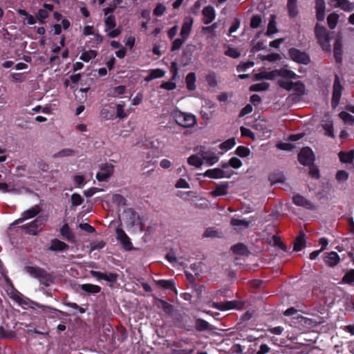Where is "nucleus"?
Segmentation results:
<instances>
[{
    "label": "nucleus",
    "mask_w": 354,
    "mask_h": 354,
    "mask_svg": "<svg viewBox=\"0 0 354 354\" xmlns=\"http://www.w3.org/2000/svg\"><path fill=\"white\" fill-rule=\"evenodd\" d=\"M334 56L337 62H340L342 59V36L337 35L333 46Z\"/></svg>",
    "instance_id": "obj_14"
},
{
    "label": "nucleus",
    "mask_w": 354,
    "mask_h": 354,
    "mask_svg": "<svg viewBox=\"0 0 354 354\" xmlns=\"http://www.w3.org/2000/svg\"><path fill=\"white\" fill-rule=\"evenodd\" d=\"M90 274L97 279H103L111 283L116 282L118 277L117 273H103L95 270H91Z\"/></svg>",
    "instance_id": "obj_9"
},
{
    "label": "nucleus",
    "mask_w": 354,
    "mask_h": 354,
    "mask_svg": "<svg viewBox=\"0 0 354 354\" xmlns=\"http://www.w3.org/2000/svg\"><path fill=\"white\" fill-rule=\"evenodd\" d=\"M72 205L77 206L82 204L83 200L81 196L78 194H73L71 196Z\"/></svg>",
    "instance_id": "obj_60"
},
{
    "label": "nucleus",
    "mask_w": 354,
    "mask_h": 354,
    "mask_svg": "<svg viewBox=\"0 0 354 354\" xmlns=\"http://www.w3.org/2000/svg\"><path fill=\"white\" fill-rule=\"evenodd\" d=\"M156 306L158 308H161L165 313L168 315H170L174 310L172 305L160 299H158L156 301Z\"/></svg>",
    "instance_id": "obj_25"
},
{
    "label": "nucleus",
    "mask_w": 354,
    "mask_h": 354,
    "mask_svg": "<svg viewBox=\"0 0 354 354\" xmlns=\"http://www.w3.org/2000/svg\"><path fill=\"white\" fill-rule=\"evenodd\" d=\"M25 270L35 278L39 279L40 283L48 286L51 281L50 275L46 270L37 266H26Z\"/></svg>",
    "instance_id": "obj_2"
},
{
    "label": "nucleus",
    "mask_w": 354,
    "mask_h": 354,
    "mask_svg": "<svg viewBox=\"0 0 354 354\" xmlns=\"http://www.w3.org/2000/svg\"><path fill=\"white\" fill-rule=\"evenodd\" d=\"M270 84L268 82H261L252 85L250 87L251 91H263L269 88Z\"/></svg>",
    "instance_id": "obj_41"
},
{
    "label": "nucleus",
    "mask_w": 354,
    "mask_h": 354,
    "mask_svg": "<svg viewBox=\"0 0 354 354\" xmlns=\"http://www.w3.org/2000/svg\"><path fill=\"white\" fill-rule=\"evenodd\" d=\"M342 89L343 88L340 83L339 77L337 76H335V79L333 84V91L331 102L333 108L337 107V105L339 104L342 96Z\"/></svg>",
    "instance_id": "obj_5"
},
{
    "label": "nucleus",
    "mask_w": 354,
    "mask_h": 354,
    "mask_svg": "<svg viewBox=\"0 0 354 354\" xmlns=\"http://www.w3.org/2000/svg\"><path fill=\"white\" fill-rule=\"evenodd\" d=\"M287 8L289 15L291 17H294L297 15V0H288Z\"/></svg>",
    "instance_id": "obj_30"
},
{
    "label": "nucleus",
    "mask_w": 354,
    "mask_h": 354,
    "mask_svg": "<svg viewBox=\"0 0 354 354\" xmlns=\"http://www.w3.org/2000/svg\"><path fill=\"white\" fill-rule=\"evenodd\" d=\"M196 81V76L194 73H189L186 77L187 87L189 91L195 89L196 86L194 84Z\"/></svg>",
    "instance_id": "obj_36"
},
{
    "label": "nucleus",
    "mask_w": 354,
    "mask_h": 354,
    "mask_svg": "<svg viewBox=\"0 0 354 354\" xmlns=\"http://www.w3.org/2000/svg\"><path fill=\"white\" fill-rule=\"evenodd\" d=\"M113 166L111 165H106L101 168L96 175V178L99 181H106L113 174Z\"/></svg>",
    "instance_id": "obj_13"
},
{
    "label": "nucleus",
    "mask_w": 354,
    "mask_h": 354,
    "mask_svg": "<svg viewBox=\"0 0 354 354\" xmlns=\"http://www.w3.org/2000/svg\"><path fill=\"white\" fill-rule=\"evenodd\" d=\"M273 241L275 245L278 246L283 251H287V247L286 245L281 241L280 237L277 236H273L272 237Z\"/></svg>",
    "instance_id": "obj_58"
},
{
    "label": "nucleus",
    "mask_w": 354,
    "mask_h": 354,
    "mask_svg": "<svg viewBox=\"0 0 354 354\" xmlns=\"http://www.w3.org/2000/svg\"><path fill=\"white\" fill-rule=\"evenodd\" d=\"M340 118L348 124H354V116L350 115L347 111H342L339 113Z\"/></svg>",
    "instance_id": "obj_45"
},
{
    "label": "nucleus",
    "mask_w": 354,
    "mask_h": 354,
    "mask_svg": "<svg viewBox=\"0 0 354 354\" xmlns=\"http://www.w3.org/2000/svg\"><path fill=\"white\" fill-rule=\"evenodd\" d=\"M187 162L189 165L198 168L201 167L203 165L202 158H200L196 155L191 156L188 158Z\"/></svg>",
    "instance_id": "obj_40"
},
{
    "label": "nucleus",
    "mask_w": 354,
    "mask_h": 354,
    "mask_svg": "<svg viewBox=\"0 0 354 354\" xmlns=\"http://www.w3.org/2000/svg\"><path fill=\"white\" fill-rule=\"evenodd\" d=\"M306 245V234L304 231L301 230L299 235L296 237L294 243V250L300 251Z\"/></svg>",
    "instance_id": "obj_18"
},
{
    "label": "nucleus",
    "mask_w": 354,
    "mask_h": 354,
    "mask_svg": "<svg viewBox=\"0 0 354 354\" xmlns=\"http://www.w3.org/2000/svg\"><path fill=\"white\" fill-rule=\"evenodd\" d=\"M339 157L341 162L344 163H349L353 161L354 159V151H350L347 153L340 152L339 153Z\"/></svg>",
    "instance_id": "obj_34"
},
{
    "label": "nucleus",
    "mask_w": 354,
    "mask_h": 354,
    "mask_svg": "<svg viewBox=\"0 0 354 354\" xmlns=\"http://www.w3.org/2000/svg\"><path fill=\"white\" fill-rule=\"evenodd\" d=\"M278 84L280 87L287 91H291L294 88V83L288 79H280L278 80Z\"/></svg>",
    "instance_id": "obj_38"
},
{
    "label": "nucleus",
    "mask_w": 354,
    "mask_h": 354,
    "mask_svg": "<svg viewBox=\"0 0 354 354\" xmlns=\"http://www.w3.org/2000/svg\"><path fill=\"white\" fill-rule=\"evenodd\" d=\"M116 234L117 239L122 245L123 248L126 250H131L132 249V243L124 231L120 228H117Z\"/></svg>",
    "instance_id": "obj_10"
},
{
    "label": "nucleus",
    "mask_w": 354,
    "mask_h": 354,
    "mask_svg": "<svg viewBox=\"0 0 354 354\" xmlns=\"http://www.w3.org/2000/svg\"><path fill=\"white\" fill-rule=\"evenodd\" d=\"M325 2L324 0H315L316 17L318 21H322L325 18Z\"/></svg>",
    "instance_id": "obj_19"
},
{
    "label": "nucleus",
    "mask_w": 354,
    "mask_h": 354,
    "mask_svg": "<svg viewBox=\"0 0 354 354\" xmlns=\"http://www.w3.org/2000/svg\"><path fill=\"white\" fill-rule=\"evenodd\" d=\"M236 145L235 139L230 138L220 145V148L225 150H229Z\"/></svg>",
    "instance_id": "obj_51"
},
{
    "label": "nucleus",
    "mask_w": 354,
    "mask_h": 354,
    "mask_svg": "<svg viewBox=\"0 0 354 354\" xmlns=\"http://www.w3.org/2000/svg\"><path fill=\"white\" fill-rule=\"evenodd\" d=\"M293 203L298 206H301L306 208H308L309 203L308 201L304 196L299 194H295L292 196Z\"/></svg>",
    "instance_id": "obj_26"
},
{
    "label": "nucleus",
    "mask_w": 354,
    "mask_h": 354,
    "mask_svg": "<svg viewBox=\"0 0 354 354\" xmlns=\"http://www.w3.org/2000/svg\"><path fill=\"white\" fill-rule=\"evenodd\" d=\"M339 20V15L336 13H331L327 17L328 25L330 28L334 29Z\"/></svg>",
    "instance_id": "obj_37"
},
{
    "label": "nucleus",
    "mask_w": 354,
    "mask_h": 354,
    "mask_svg": "<svg viewBox=\"0 0 354 354\" xmlns=\"http://www.w3.org/2000/svg\"><path fill=\"white\" fill-rule=\"evenodd\" d=\"M227 188H228L227 183L218 185L216 186V189L212 192V194L214 196L226 195L227 194Z\"/></svg>",
    "instance_id": "obj_27"
},
{
    "label": "nucleus",
    "mask_w": 354,
    "mask_h": 354,
    "mask_svg": "<svg viewBox=\"0 0 354 354\" xmlns=\"http://www.w3.org/2000/svg\"><path fill=\"white\" fill-rule=\"evenodd\" d=\"M106 26L109 29H113L116 26L115 18L113 15H109L104 20Z\"/></svg>",
    "instance_id": "obj_49"
},
{
    "label": "nucleus",
    "mask_w": 354,
    "mask_h": 354,
    "mask_svg": "<svg viewBox=\"0 0 354 354\" xmlns=\"http://www.w3.org/2000/svg\"><path fill=\"white\" fill-rule=\"evenodd\" d=\"M230 223L232 225L237 227L239 229H245L249 227L250 221L233 218L231 219Z\"/></svg>",
    "instance_id": "obj_33"
},
{
    "label": "nucleus",
    "mask_w": 354,
    "mask_h": 354,
    "mask_svg": "<svg viewBox=\"0 0 354 354\" xmlns=\"http://www.w3.org/2000/svg\"><path fill=\"white\" fill-rule=\"evenodd\" d=\"M113 203L116 204L118 206H125L127 205V201L124 196L120 194H115L112 197Z\"/></svg>",
    "instance_id": "obj_46"
},
{
    "label": "nucleus",
    "mask_w": 354,
    "mask_h": 354,
    "mask_svg": "<svg viewBox=\"0 0 354 354\" xmlns=\"http://www.w3.org/2000/svg\"><path fill=\"white\" fill-rule=\"evenodd\" d=\"M342 282L343 283H354V270H351L347 272L343 277Z\"/></svg>",
    "instance_id": "obj_47"
},
{
    "label": "nucleus",
    "mask_w": 354,
    "mask_h": 354,
    "mask_svg": "<svg viewBox=\"0 0 354 354\" xmlns=\"http://www.w3.org/2000/svg\"><path fill=\"white\" fill-rule=\"evenodd\" d=\"M289 55L294 62L299 64H307L310 60L307 53L296 48L290 49Z\"/></svg>",
    "instance_id": "obj_6"
},
{
    "label": "nucleus",
    "mask_w": 354,
    "mask_h": 354,
    "mask_svg": "<svg viewBox=\"0 0 354 354\" xmlns=\"http://www.w3.org/2000/svg\"><path fill=\"white\" fill-rule=\"evenodd\" d=\"M149 73L151 75L152 78H160L165 75V73L163 70L157 68L150 71Z\"/></svg>",
    "instance_id": "obj_57"
},
{
    "label": "nucleus",
    "mask_w": 354,
    "mask_h": 354,
    "mask_svg": "<svg viewBox=\"0 0 354 354\" xmlns=\"http://www.w3.org/2000/svg\"><path fill=\"white\" fill-rule=\"evenodd\" d=\"M80 287L82 290L91 294L98 293L101 290V288L99 286L90 283L82 284Z\"/></svg>",
    "instance_id": "obj_28"
},
{
    "label": "nucleus",
    "mask_w": 354,
    "mask_h": 354,
    "mask_svg": "<svg viewBox=\"0 0 354 354\" xmlns=\"http://www.w3.org/2000/svg\"><path fill=\"white\" fill-rule=\"evenodd\" d=\"M16 334L14 330H6L4 327L0 326V339L15 338Z\"/></svg>",
    "instance_id": "obj_32"
},
{
    "label": "nucleus",
    "mask_w": 354,
    "mask_h": 354,
    "mask_svg": "<svg viewBox=\"0 0 354 354\" xmlns=\"http://www.w3.org/2000/svg\"><path fill=\"white\" fill-rule=\"evenodd\" d=\"M315 34L323 50L329 51L330 45L329 43L328 36L326 29L323 26L317 25L315 27Z\"/></svg>",
    "instance_id": "obj_4"
},
{
    "label": "nucleus",
    "mask_w": 354,
    "mask_h": 354,
    "mask_svg": "<svg viewBox=\"0 0 354 354\" xmlns=\"http://www.w3.org/2000/svg\"><path fill=\"white\" fill-rule=\"evenodd\" d=\"M298 161L304 166L310 165V148L304 147L298 154Z\"/></svg>",
    "instance_id": "obj_16"
},
{
    "label": "nucleus",
    "mask_w": 354,
    "mask_h": 354,
    "mask_svg": "<svg viewBox=\"0 0 354 354\" xmlns=\"http://www.w3.org/2000/svg\"><path fill=\"white\" fill-rule=\"evenodd\" d=\"M277 148L283 151H291L294 149V145L288 142H281L277 145Z\"/></svg>",
    "instance_id": "obj_61"
},
{
    "label": "nucleus",
    "mask_w": 354,
    "mask_h": 354,
    "mask_svg": "<svg viewBox=\"0 0 354 354\" xmlns=\"http://www.w3.org/2000/svg\"><path fill=\"white\" fill-rule=\"evenodd\" d=\"M231 250L234 252V253L239 255L248 256L250 254L248 248L243 243H238L232 246Z\"/></svg>",
    "instance_id": "obj_22"
},
{
    "label": "nucleus",
    "mask_w": 354,
    "mask_h": 354,
    "mask_svg": "<svg viewBox=\"0 0 354 354\" xmlns=\"http://www.w3.org/2000/svg\"><path fill=\"white\" fill-rule=\"evenodd\" d=\"M330 4L334 8H339L344 11H351L354 9V3L348 0H330Z\"/></svg>",
    "instance_id": "obj_12"
},
{
    "label": "nucleus",
    "mask_w": 354,
    "mask_h": 354,
    "mask_svg": "<svg viewBox=\"0 0 354 354\" xmlns=\"http://www.w3.org/2000/svg\"><path fill=\"white\" fill-rule=\"evenodd\" d=\"M125 91H126V87L124 86H122V85L118 86L115 87L109 95L115 97H118L119 95L124 94Z\"/></svg>",
    "instance_id": "obj_52"
},
{
    "label": "nucleus",
    "mask_w": 354,
    "mask_h": 354,
    "mask_svg": "<svg viewBox=\"0 0 354 354\" xmlns=\"http://www.w3.org/2000/svg\"><path fill=\"white\" fill-rule=\"evenodd\" d=\"M236 154L240 157H247L250 154V149L243 146H239L236 148Z\"/></svg>",
    "instance_id": "obj_50"
},
{
    "label": "nucleus",
    "mask_w": 354,
    "mask_h": 354,
    "mask_svg": "<svg viewBox=\"0 0 354 354\" xmlns=\"http://www.w3.org/2000/svg\"><path fill=\"white\" fill-rule=\"evenodd\" d=\"M46 221V216H39L29 224L22 226V228L25 230L27 234L36 236L41 231Z\"/></svg>",
    "instance_id": "obj_3"
},
{
    "label": "nucleus",
    "mask_w": 354,
    "mask_h": 354,
    "mask_svg": "<svg viewBox=\"0 0 354 354\" xmlns=\"http://www.w3.org/2000/svg\"><path fill=\"white\" fill-rule=\"evenodd\" d=\"M200 155L203 160H204L209 165H213L218 161V157L212 151H200Z\"/></svg>",
    "instance_id": "obj_15"
},
{
    "label": "nucleus",
    "mask_w": 354,
    "mask_h": 354,
    "mask_svg": "<svg viewBox=\"0 0 354 354\" xmlns=\"http://www.w3.org/2000/svg\"><path fill=\"white\" fill-rule=\"evenodd\" d=\"M156 283L161 288L165 289H173L174 283L171 280H159Z\"/></svg>",
    "instance_id": "obj_48"
},
{
    "label": "nucleus",
    "mask_w": 354,
    "mask_h": 354,
    "mask_svg": "<svg viewBox=\"0 0 354 354\" xmlns=\"http://www.w3.org/2000/svg\"><path fill=\"white\" fill-rule=\"evenodd\" d=\"M173 118L175 122L184 128H190L196 124V118L195 115L176 111L173 113Z\"/></svg>",
    "instance_id": "obj_1"
},
{
    "label": "nucleus",
    "mask_w": 354,
    "mask_h": 354,
    "mask_svg": "<svg viewBox=\"0 0 354 354\" xmlns=\"http://www.w3.org/2000/svg\"><path fill=\"white\" fill-rule=\"evenodd\" d=\"M261 23V17L257 15L252 16L250 21V27L252 28H257Z\"/></svg>",
    "instance_id": "obj_56"
},
{
    "label": "nucleus",
    "mask_w": 354,
    "mask_h": 354,
    "mask_svg": "<svg viewBox=\"0 0 354 354\" xmlns=\"http://www.w3.org/2000/svg\"><path fill=\"white\" fill-rule=\"evenodd\" d=\"M185 40L186 39H184L183 37L176 39L173 41L171 50L174 51L178 50L182 46Z\"/></svg>",
    "instance_id": "obj_55"
},
{
    "label": "nucleus",
    "mask_w": 354,
    "mask_h": 354,
    "mask_svg": "<svg viewBox=\"0 0 354 354\" xmlns=\"http://www.w3.org/2000/svg\"><path fill=\"white\" fill-rule=\"evenodd\" d=\"M205 176H207L212 178H230L232 174L230 173H228L227 171H225L224 170L219 169V168H215L212 169H208L207 170L205 174Z\"/></svg>",
    "instance_id": "obj_11"
},
{
    "label": "nucleus",
    "mask_w": 354,
    "mask_h": 354,
    "mask_svg": "<svg viewBox=\"0 0 354 354\" xmlns=\"http://www.w3.org/2000/svg\"><path fill=\"white\" fill-rule=\"evenodd\" d=\"M75 154V151L71 149H64L53 155L54 158H64L72 156Z\"/></svg>",
    "instance_id": "obj_39"
},
{
    "label": "nucleus",
    "mask_w": 354,
    "mask_h": 354,
    "mask_svg": "<svg viewBox=\"0 0 354 354\" xmlns=\"http://www.w3.org/2000/svg\"><path fill=\"white\" fill-rule=\"evenodd\" d=\"M68 248V245L58 239H54L51 242L49 249L52 251H62Z\"/></svg>",
    "instance_id": "obj_23"
},
{
    "label": "nucleus",
    "mask_w": 354,
    "mask_h": 354,
    "mask_svg": "<svg viewBox=\"0 0 354 354\" xmlns=\"http://www.w3.org/2000/svg\"><path fill=\"white\" fill-rule=\"evenodd\" d=\"M41 208L39 205H35L34 207L30 208L29 209L24 211L21 214V217L17 219L13 223V225L19 224L21 223L25 220L32 218L38 215L41 212Z\"/></svg>",
    "instance_id": "obj_7"
},
{
    "label": "nucleus",
    "mask_w": 354,
    "mask_h": 354,
    "mask_svg": "<svg viewBox=\"0 0 354 354\" xmlns=\"http://www.w3.org/2000/svg\"><path fill=\"white\" fill-rule=\"evenodd\" d=\"M97 56V52L94 50H89L88 51L84 52L80 59L83 60L84 62H88L93 58H95Z\"/></svg>",
    "instance_id": "obj_44"
},
{
    "label": "nucleus",
    "mask_w": 354,
    "mask_h": 354,
    "mask_svg": "<svg viewBox=\"0 0 354 354\" xmlns=\"http://www.w3.org/2000/svg\"><path fill=\"white\" fill-rule=\"evenodd\" d=\"M258 56L261 60H262V61L267 60L270 62H276L281 59L279 54L275 53H272L267 55L260 54Z\"/></svg>",
    "instance_id": "obj_35"
},
{
    "label": "nucleus",
    "mask_w": 354,
    "mask_h": 354,
    "mask_svg": "<svg viewBox=\"0 0 354 354\" xmlns=\"http://www.w3.org/2000/svg\"><path fill=\"white\" fill-rule=\"evenodd\" d=\"M203 23L205 24H210L215 18V11L212 6H206L203 10Z\"/></svg>",
    "instance_id": "obj_17"
},
{
    "label": "nucleus",
    "mask_w": 354,
    "mask_h": 354,
    "mask_svg": "<svg viewBox=\"0 0 354 354\" xmlns=\"http://www.w3.org/2000/svg\"><path fill=\"white\" fill-rule=\"evenodd\" d=\"M226 310H231V309H241L244 305V302L241 301H224Z\"/></svg>",
    "instance_id": "obj_31"
},
{
    "label": "nucleus",
    "mask_w": 354,
    "mask_h": 354,
    "mask_svg": "<svg viewBox=\"0 0 354 354\" xmlns=\"http://www.w3.org/2000/svg\"><path fill=\"white\" fill-rule=\"evenodd\" d=\"M277 75L282 77V79L292 80L296 79L297 75L292 71L287 69L286 68H282L279 70H276Z\"/></svg>",
    "instance_id": "obj_21"
},
{
    "label": "nucleus",
    "mask_w": 354,
    "mask_h": 354,
    "mask_svg": "<svg viewBox=\"0 0 354 354\" xmlns=\"http://www.w3.org/2000/svg\"><path fill=\"white\" fill-rule=\"evenodd\" d=\"M61 234L63 236H64L67 240L72 241L74 239V236L72 234L68 224H65L61 228Z\"/></svg>",
    "instance_id": "obj_43"
},
{
    "label": "nucleus",
    "mask_w": 354,
    "mask_h": 354,
    "mask_svg": "<svg viewBox=\"0 0 354 354\" xmlns=\"http://www.w3.org/2000/svg\"><path fill=\"white\" fill-rule=\"evenodd\" d=\"M195 328L198 331L212 330V326L209 323L203 319H198L196 321Z\"/></svg>",
    "instance_id": "obj_29"
},
{
    "label": "nucleus",
    "mask_w": 354,
    "mask_h": 354,
    "mask_svg": "<svg viewBox=\"0 0 354 354\" xmlns=\"http://www.w3.org/2000/svg\"><path fill=\"white\" fill-rule=\"evenodd\" d=\"M271 17H272V19L270 21V22L268 24V29L266 32V35H270L277 32V31H278L277 26H276L274 16L272 15Z\"/></svg>",
    "instance_id": "obj_42"
},
{
    "label": "nucleus",
    "mask_w": 354,
    "mask_h": 354,
    "mask_svg": "<svg viewBox=\"0 0 354 354\" xmlns=\"http://www.w3.org/2000/svg\"><path fill=\"white\" fill-rule=\"evenodd\" d=\"M241 132L243 136H247L252 138V140H254V134L250 129H247L244 127H241Z\"/></svg>",
    "instance_id": "obj_63"
},
{
    "label": "nucleus",
    "mask_w": 354,
    "mask_h": 354,
    "mask_svg": "<svg viewBox=\"0 0 354 354\" xmlns=\"http://www.w3.org/2000/svg\"><path fill=\"white\" fill-rule=\"evenodd\" d=\"M165 10L166 8L162 4L158 3L153 10V14L156 16H160L164 13Z\"/></svg>",
    "instance_id": "obj_64"
},
{
    "label": "nucleus",
    "mask_w": 354,
    "mask_h": 354,
    "mask_svg": "<svg viewBox=\"0 0 354 354\" xmlns=\"http://www.w3.org/2000/svg\"><path fill=\"white\" fill-rule=\"evenodd\" d=\"M124 104H118L117 105V117L120 119H123L127 116V115L124 111Z\"/></svg>",
    "instance_id": "obj_62"
},
{
    "label": "nucleus",
    "mask_w": 354,
    "mask_h": 354,
    "mask_svg": "<svg viewBox=\"0 0 354 354\" xmlns=\"http://www.w3.org/2000/svg\"><path fill=\"white\" fill-rule=\"evenodd\" d=\"M192 24L193 19L192 18H188L185 20L180 30L181 37H183L184 39L187 38L191 31Z\"/></svg>",
    "instance_id": "obj_20"
},
{
    "label": "nucleus",
    "mask_w": 354,
    "mask_h": 354,
    "mask_svg": "<svg viewBox=\"0 0 354 354\" xmlns=\"http://www.w3.org/2000/svg\"><path fill=\"white\" fill-rule=\"evenodd\" d=\"M322 127L325 130L326 136L331 138L335 137L333 121L330 118H328L326 120H324L322 122Z\"/></svg>",
    "instance_id": "obj_24"
},
{
    "label": "nucleus",
    "mask_w": 354,
    "mask_h": 354,
    "mask_svg": "<svg viewBox=\"0 0 354 354\" xmlns=\"http://www.w3.org/2000/svg\"><path fill=\"white\" fill-rule=\"evenodd\" d=\"M12 298L20 305L28 304V301H26V299L23 297L21 294H20L18 292H15L12 296Z\"/></svg>",
    "instance_id": "obj_53"
},
{
    "label": "nucleus",
    "mask_w": 354,
    "mask_h": 354,
    "mask_svg": "<svg viewBox=\"0 0 354 354\" xmlns=\"http://www.w3.org/2000/svg\"><path fill=\"white\" fill-rule=\"evenodd\" d=\"M323 261L326 266L334 268L340 262V257L336 252H326L323 255Z\"/></svg>",
    "instance_id": "obj_8"
},
{
    "label": "nucleus",
    "mask_w": 354,
    "mask_h": 354,
    "mask_svg": "<svg viewBox=\"0 0 354 354\" xmlns=\"http://www.w3.org/2000/svg\"><path fill=\"white\" fill-rule=\"evenodd\" d=\"M335 178L339 182H344L348 178V173L344 170H339L337 172Z\"/></svg>",
    "instance_id": "obj_54"
},
{
    "label": "nucleus",
    "mask_w": 354,
    "mask_h": 354,
    "mask_svg": "<svg viewBox=\"0 0 354 354\" xmlns=\"http://www.w3.org/2000/svg\"><path fill=\"white\" fill-rule=\"evenodd\" d=\"M206 80L208 84L212 87H214L217 85L216 77L214 73L209 74L206 77Z\"/></svg>",
    "instance_id": "obj_59"
}]
</instances>
